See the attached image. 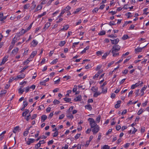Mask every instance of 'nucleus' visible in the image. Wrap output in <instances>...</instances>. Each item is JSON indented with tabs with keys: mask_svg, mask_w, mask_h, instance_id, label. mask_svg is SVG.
Instances as JSON below:
<instances>
[{
	"mask_svg": "<svg viewBox=\"0 0 149 149\" xmlns=\"http://www.w3.org/2000/svg\"><path fill=\"white\" fill-rule=\"evenodd\" d=\"M109 24L110 26H112L115 25L116 24L114 21H113L112 22H110Z\"/></svg>",
	"mask_w": 149,
	"mask_h": 149,
	"instance_id": "de8ad7c7",
	"label": "nucleus"
},
{
	"mask_svg": "<svg viewBox=\"0 0 149 149\" xmlns=\"http://www.w3.org/2000/svg\"><path fill=\"white\" fill-rule=\"evenodd\" d=\"M147 87L146 86H144L141 89L140 91L141 92V96H143L144 94V91H145Z\"/></svg>",
	"mask_w": 149,
	"mask_h": 149,
	"instance_id": "1a4fd4ad",
	"label": "nucleus"
},
{
	"mask_svg": "<svg viewBox=\"0 0 149 149\" xmlns=\"http://www.w3.org/2000/svg\"><path fill=\"white\" fill-rule=\"evenodd\" d=\"M143 111V109H141L140 110L138 111L137 114L139 115L141 114Z\"/></svg>",
	"mask_w": 149,
	"mask_h": 149,
	"instance_id": "72a5a7b5",
	"label": "nucleus"
},
{
	"mask_svg": "<svg viewBox=\"0 0 149 149\" xmlns=\"http://www.w3.org/2000/svg\"><path fill=\"white\" fill-rule=\"evenodd\" d=\"M32 4V6H31V7L33 9H34L36 7V5L35 4V2L34 1H33Z\"/></svg>",
	"mask_w": 149,
	"mask_h": 149,
	"instance_id": "ea45409f",
	"label": "nucleus"
},
{
	"mask_svg": "<svg viewBox=\"0 0 149 149\" xmlns=\"http://www.w3.org/2000/svg\"><path fill=\"white\" fill-rule=\"evenodd\" d=\"M58 132L56 131L53 134V136L54 137L58 135Z\"/></svg>",
	"mask_w": 149,
	"mask_h": 149,
	"instance_id": "603ef678",
	"label": "nucleus"
},
{
	"mask_svg": "<svg viewBox=\"0 0 149 149\" xmlns=\"http://www.w3.org/2000/svg\"><path fill=\"white\" fill-rule=\"evenodd\" d=\"M112 130V129H109L108 130V132H107V133L106 134V135H108L110 133H111V132Z\"/></svg>",
	"mask_w": 149,
	"mask_h": 149,
	"instance_id": "13d9d810",
	"label": "nucleus"
},
{
	"mask_svg": "<svg viewBox=\"0 0 149 149\" xmlns=\"http://www.w3.org/2000/svg\"><path fill=\"white\" fill-rule=\"evenodd\" d=\"M81 100V95H79L77 97L75 98L74 100L76 101H80Z\"/></svg>",
	"mask_w": 149,
	"mask_h": 149,
	"instance_id": "f8f14e48",
	"label": "nucleus"
},
{
	"mask_svg": "<svg viewBox=\"0 0 149 149\" xmlns=\"http://www.w3.org/2000/svg\"><path fill=\"white\" fill-rule=\"evenodd\" d=\"M30 61L29 60V58H28L26 61L24 62V64L25 65L28 64Z\"/></svg>",
	"mask_w": 149,
	"mask_h": 149,
	"instance_id": "052dcab7",
	"label": "nucleus"
},
{
	"mask_svg": "<svg viewBox=\"0 0 149 149\" xmlns=\"http://www.w3.org/2000/svg\"><path fill=\"white\" fill-rule=\"evenodd\" d=\"M17 38L15 37L13 38V40L12 41V42H11V43L13 45H14L15 44V43L16 42H17Z\"/></svg>",
	"mask_w": 149,
	"mask_h": 149,
	"instance_id": "aec40b11",
	"label": "nucleus"
},
{
	"mask_svg": "<svg viewBox=\"0 0 149 149\" xmlns=\"http://www.w3.org/2000/svg\"><path fill=\"white\" fill-rule=\"evenodd\" d=\"M30 6V4L29 3L26 4L24 6V9H27Z\"/></svg>",
	"mask_w": 149,
	"mask_h": 149,
	"instance_id": "cd10ccee",
	"label": "nucleus"
},
{
	"mask_svg": "<svg viewBox=\"0 0 149 149\" xmlns=\"http://www.w3.org/2000/svg\"><path fill=\"white\" fill-rule=\"evenodd\" d=\"M33 24V23H32L30 25V26L27 28V29H26V31L27 32L28 30H30L31 28V27L32 26Z\"/></svg>",
	"mask_w": 149,
	"mask_h": 149,
	"instance_id": "e2e57ef3",
	"label": "nucleus"
},
{
	"mask_svg": "<svg viewBox=\"0 0 149 149\" xmlns=\"http://www.w3.org/2000/svg\"><path fill=\"white\" fill-rule=\"evenodd\" d=\"M143 47H137V48H135V52L136 54H137L142 51L143 49Z\"/></svg>",
	"mask_w": 149,
	"mask_h": 149,
	"instance_id": "39448f33",
	"label": "nucleus"
},
{
	"mask_svg": "<svg viewBox=\"0 0 149 149\" xmlns=\"http://www.w3.org/2000/svg\"><path fill=\"white\" fill-rule=\"evenodd\" d=\"M46 14V12H43L42 14L40 15H39L38 16V18H40L42 16L45 15Z\"/></svg>",
	"mask_w": 149,
	"mask_h": 149,
	"instance_id": "e433bc0d",
	"label": "nucleus"
},
{
	"mask_svg": "<svg viewBox=\"0 0 149 149\" xmlns=\"http://www.w3.org/2000/svg\"><path fill=\"white\" fill-rule=\"evenodd\" d=\"M88 120L89 121L90 124L91 128H94L97 126V124L93 118H89Z\"/></svg>",
	"mask_w": 149,
	"mask_h": 149,
	"instance_id": "f03ea898",
	"label": "nucleus"
},
{
	"mask_svg": "<svg viewBox=\"0 0 149 149\" xmlns=\"http://www.w3.org/2000/svg\"><path fill=\"white\" fill-rule=\"evenodd\" d=\"M69 28V25L68 24L64 26L63 28L61 29L63 30H66Z\"/></svg>",
	"mask_w": 149,
	"mask_h": 149,
	"instance_id": "b1692460",
	"label": "nucleus"
},
{
	"mask_svg": "<svg viewBox=\"0 0 149 149\" xmlns=\"http://www.w3.org/2000/svg\"><path fill=\"white\" fill-rule=\"evenodd\" d=\"M49 80V78L46 79L45 80H44L43 81L40 82V84L41 85H45V84L46 82Z\"/></svg>",
	"mask_w": 149,
	"mask_h": 149,
	"instance_id": "4468645a",
	"label": "nucleus"
},
{
	"mask_svg": "<svg viewBox=\"0 0 149 149\" xmlns=\"http://www.w3.org/2000/svg\"><path fill=\"white\" fill-rule=\"evenodd\" d=\"M19 128V126L15 127L13 130V132L16 133V132L18 130Z\"/></svg>",
	"mask_w": 149,
	"mask_h": 149,
	"instance_id": "6ab92c4d",
	"label": "nucleus"
},
{
	"mask_svg": "<svg viewBox=\"0 0 149 149\" xmlns=\"http://www.w3.org/2000/svg\"><path fill=\"white\" fill-rule=\"evenodd\" d=\"M18 51V49L17 47H16L15 49L13 50L12 52V54H16Z\"/></svg>",
	"mask_w": 149,
	"mask_h": 149,
	"instance_id": "f3484780",
	"label": "nucleus"
},
{
	"mask_svg": "<svg viewBox=\"0 0 149 149\" xmlns=\"http://www.w3.org/2000/svg\"><path fill=\"white\" fill-rule=\"evenodd\" d=\"M120 49V48L118 47L117 48L116 47H113L112 49V53L113 54V56L115 57L116 56H118L119 55V53L118 51Z\"/></svg>",
	"mask_w": 149,
	"mask_h": 149,
	"instance_id": "f257e3e1",
	"label": "nucleus"
},
{
	"mask_svg": "<svg viewBox=\"0 0 149 149\" xmlns=\"http://www.w3.org/2000/svg\"><path fill=\"white\" fill-rule=\"evenodd\" d=\"M139 89H137L135 91V94L136 95V97L137 96L139 95Z\"/></svg>",
	"mask_w": 149,
	"mask_h": 149,
	"instance_id": "0e129e2a",
	"label": "nucleus"
},
{
	"mask_svg": "<svg viewBox=\"0 0 149 149\" xmlns=\"http://www.w3.org/2000/svg\"><path fill=\"white\" fill-rule=\"evenodd\" d=\"M58 61V59L56 58L55 59L53 60V61L51 62V63L52 64H54L56 63Z\"/></svg>",
	"mask_w": 149,
	"mask_h": 149,
	"instance_id": "79ce46f5",
	"label": "nucleus"
},
{
	"mask_svg": "<svg viewBox=\"0 0 149 149\" xmlns=\"http://www.w3.org/2000/svg\"><path fill=\"white\" fill-rule=\"evenodd\" d=\"M97 88H95V87H93L91 88V90L93 91L94 92H96L97 91Z\"/></svg>",
	"mask_w": 149,
	"mask_h": 149,
	"instance_id": "a19ab883",
	"label": "nucleus"
},
{
	"mask_svg": "<svg viewBox=\"0 0 149 149\" xmlns=\"http://www.w3.org/2000/svg\"><path fill=\"white\" fill-rule=\"evenodd\" d=\"M111 43L113 44H116L118 43L119 41V40L118 38H117L116 39L112 40H110Z\"/></svg>",
	"mask_w": 149,
	"mask_h": 149,
	"instance_id": "0eeeda50",
	"label": "nucleus"
},
{
	"mask_svg": "<svg viewBox=\"0 0 149 149\" xmlns=\"http://www.w3.org/2000/svg\"><path fill=\"white\" fill-rule=\"evenodd\" d=\"M50 25V23L49 22H47L45 25V27L44 28V29L45 28H48Z\"/></svg>",
	"mask_w": 149,
	"mask_h": 149,
	"instance_id": "5701e85b",
	"label": "nucleus"
},
{
	"mask_svg": "<svg viewBox=\"0 0 149 149\" xmlns=\"http://www.w3.org/2000/svg\"><path fill=\"white\" fill-rule=\"evenodd\" d=\"M54 50H55V49H54L53 50L50 51V52L49 54V56L50 57L52 55V54H53V53L54 52Z\"/></svg>",
	"mask_w": 149,
	"mask_h": 149,
	"instance_id": "3c124183",
	"label": "nucleus"
},
{
	"mask_svg": "<svg viewBox=\"0 0 149 149\" xmlns=\"http://www.w3.org/2000/svg\"><path fill=\"white\" fill-rule=\"evenodd\" d=\"M91 67V65L90 64H88L85 67V68L86 69H88Z\"/></svg>",
	"mask_w": 149,
	"mask_h": 149,
	"instance_id": "338daca9",
	"label": "nucleus"
},
{
	"mask_svg": "<svg viewBox=\"0 0 149 149\" xmlns=\"http://www.w3.org/2000/svg\"><path fill=\"white\" fill-rule=\"evenodd\" d=\"M38 43V42L37 41L33 40L31 43V45L33 46H36L37 45Z\"/></svg>",
	"mask_w": 149,
	"mask_h": 149,
	"instance_id": "a211bd4d",
	"label": "nucleus"
},
{
	"mask_svg": "<svg viewBox=\"0 0 149 149\" xmlns=\"http://www.w3.org/2000/svg\"><path fill=\"white\" fill-rule=\"evenodd\" d=\"M8 56H6L4 57L3 58V59L0 65H2L4 64L5 62L8 60Z\"/></svg>",
	"mask_w": 149,
	"mask_h": 149,
	"instance_id": "20e7f679",
	"label": "nucleus"
},
{
	"mask_svg": "<svg viewBox=\"0 0 149 149\" xmlns=\"http://www.w3.org/2000/svg\"><path fill=\"white\" fill-rule=\"evenodd\" d=\"M100 74V73L97 72L94 76L93 77V79H95L96 78H97Z\"/></svg>",
	"mask_w": 149,
	"mask_h": 149,
	"instance_id": "4c0bfd02",
	"label": "nucleus"
},
{
	"mask_svg": "<svg viewBox=\"0 0 149 149\" xmlns=\"http://www.w3.org/2000/svg\"><path fill=\"white\" fill-rule=\"evenodd\" d=\"M53 142H54L53 140H52L49 141H48V145L51 144H52Z\"/></svg>",
	"mask_w": 149,
	"mask_h": 149,
	"instance_id": "774afa93",
	"label": "nucleus"
},
{
	"mask_svg": "<svg viewBox=\"0 0 149 149\" xmlns=\"http://www.w3.org/2000/svg\"><path fill=\"white\" fill-rule=\"evenodd\" d=\"M71 8V7H70L69 6H68L66 7V8L63 10H65V11H68V10H69Z\"/></svg>",
	"mask_w": 149,
	"mask_h": 149,
	"instance_id": "c03bdc74",
	"label": "nucleus"
},
{
	"mask_svg": "<svg viewBox=\"0 0 149 149\" xmlns=\"http://www.w3.org/2000/svg\"><path fill=\"white\" fill-rule=\"evenodd\" d=\"M103 52H104L102 51H99L96 52V54L97 56H98L100 55H101Z\"/></svg>",
	"mask_w": 149,
	"mask_h": 149,
	"instance_id": "a878e982",
	"label": "nucleus"
},
{
	"mask_svg": "<svg viewBox=\"0 0 149 149\" xmlns=\"http://www.w3.org/2000/svg\"><path fill=\"white\" fill-rule=\"evenodd\" d=\"M98 8H95L92 10V12L93 13H96L98 11Z\"/></svg>",
	"mask_w": 149,
	"mask_h": 149,
	"instance_id": "6e6d98bb",
	"label": "nucleus"
},
{
	"mask_svg": "<svg viewBox=\"0 0 149 149\" xmlns=\"http://www.w3.org/2000/svg\"><path fill=\"white\" fill-rule=\"evenodd\" d=\"M37 52L36 51H35L32 52L31 55L30 56V58H33L34 56L36 54Z\"/></svg>",
	"mask_w": 149,
	"mask_h": 149,
	"instance_id": "9d476101",
	"label": "nucleus"
},
{
	"mask_svg": "<svg viewBox=\"0 0 149 149\" xmlns=\"http://www.w3.org/2000/svg\"><path fill=\"white\" fill-rule=\"evenodd\" d=\"M128 38L129 36L127 35H125L123 36L122 38L123 40H125L127 39Z\"/></svg>",
	"mask_w": 149,
	"mask_h": 149,
	"instance_id": "473e14b6",
	"label": "nucleus"
},
{
	"mask_svg": "<svg viewBox=\"0 0 149 149\" xmlns=\"http://www.w3.org/2000/svg\"><path fill=\"white\" fill-rule=\"evenodd\" d=\"M102 89V93H107V88L106 87H101Z\"/></svg>",
	"mask_w": 149,
	"mask_h": 149,
	"instance_id": "dca6fc26",
	"label": "nucleus"
},
{
	"mask_svg": "<svg viewBox=\"0 0 149 149\" xmlns=\"http://www.w3.org/2000/svg\"><path fill=\"white\" fill-rule=\"evenodd\" d=\"M128 72V70L127 69L125 70L122 73L123 74H125L127 73Z\"/></svg>",
	"mask_w": 149,
	"mask_h": 149,
	"instance_id": "69168bd1",
	"label": "nucleus"
},
{
	"mask_svg": "<svg viewBox=\"0 0 149 149\" xmlns=\"http://www.w3.org/2000/svg\"><path fill=\"white\" fill-rule=\"evenodd\" d=\"M63 100L64 101H65L67 102H69L71 101V99L70 98L67 97H65L63 98Z\"/></svg>",
	"mask_w": 149,
	"mask_h": 149,
	"instance_id": "bb28decb",
	"label": "nucleus"
},
{
	"mask_svg": "<svg viewBox=\"0 0 149 149\" xmlns=\"http://www.w3.org/2000/svg\"><path fill=\"white\" fill-rule=\"evenodd\" d=\"M65 43V41H61L59 44L60 46H63Z\"/></svg>",
	"mask_w": 149,
	"mask_h": 149,
	"instance_id": "393cba45",
	"label": "nucleus"
},
{
	"mask_svg": "<svg viewBox=\"0 0 149 149\" xmlns=\"http://www.w3.org/2000/svg\"><path fill=\"white\" fill-rule=\"evenodd\" d=\"M66 116L68 118H74L73 116L70 113H68L67 114Z\"/></svg>",
	"mask_w": 149,
	"mask_h": 149,
	"instance_id": "412c9836",
	"label": "nucleus"
},
{
	"mask_svg": "<svg viewBox=\"0 0 149 149\" xmlns=\"http://www.w3.org/2000/svg\"><path fill=\"white\" fill-rule=\"evenodd\" d=\"M131 57L130 56L127 57V58L124 61V63H125L126 62H127L131 58Z\"/></svg>",
	"mask_w": 149,
	"mask_h": 149,
	"instance_id": "49530a36",
	"label": "nucleus"
},
{
	"mask_svg": "<svg viewBox=\"0 0 149 149\" xmlns=\"http://www.w3.org/2000/svg\"><path fill=\"white\" fill-rule=\"evenodd\" d=\"M28 67V66H24V67L21 70V71L20 72L21 73L23 72L24 71V70L26 69Z\"/></svg>",
	"mask_w": 149,
	"mask_h": 149,
	"instance_id": "5fc2aeb1",
	"label": "nucleus"
},
{
	"mask_svg": "<svg viewBox=\"0 0 149 149\" xmlns=\"http://www.w3.org/2000/svg\"><path fill=\"white\" fill-rule=\"evenodd\" d=\"M23 105L24 107H26L28 105L27 102L26 101L24 102Z\"/></svg>",
	"mask_w": 149,
	"mask_h": 149,
	"instance_id": "8fccbe9b",
	"label": "nucleus"
},
{
	"mask_svg": "<svg viewBox=\"0 0 149 149\" xmlns=\"http://www.w3.org/2000/svg\"><path fill=\"white\" fill-rule=\"evenodd\" d=\"M29 129L25 131L23 135L24 136H26L29 133Z\"/></svg>",
	"mask_w": 149,
	"mask_h": 149,
	"instance_id": "58836bf2",
	"label": "nucleus"
},
{
	"mask_svg": "<svg viewBox=\"0 0 149 149\" xmlns=\"http://www.w3.org/2000/svg\"><path fill=\"white\" fill-rule=\"evenodd\" d=\"M41 146L40 143H39L37 144L35 146V148H36V149L40 147Z\"/></svg>",
	"mask_w": 149,
	"mask_h": 149,
	"instance_id": "864d4df0",
	"label": "nucleus"
},
{
	"mask_svg": "<svg viewBox=\"0 0 149 149\" xmlns=\"http://www.w3.org/2000/svg\"><path fill=\"white\" fill-rule=\"evenodd\" d=\"M103 149H110V147L108 145H105L102 148Z\"/></svg>",
	"mask_w": 149,
	"mask_h": 149,
	"instance_id": "2f4dec72",
	"label": "nucleus"
},
{
	"mask_svg": "<svg viewBox=\"0 0 149 149\" xmlns=\"http://www.w3.org/2000/svg\"><path fill=\"white\" fill-rule=\"evenodd\" d=\"M47 116L45 115H43L41 117V121L42 122L45 121L47 119Z\"/></svg>",
	"mask_w": 149,
	"mask_h": 149,
	"instance_id": "9b49d317",
	"label": "nucleus"
},
{
	"mask_svg": "<svg viewBox=\"0 0 149 149\" xmlns=\"http://www.w3.org/2000/svg\"><path fill=\"white\" fill-rule=\"evenodd\" d=\"M34 139H29V140L27 141L26 143L28 145H30L31 143H33L34 142Z\"/></svg>",
	"mask_w": 149,
	"mask_h": 149,
	"instance_id": "ddd939ff",
	"label": "nucleus"
},
{
	"mask_svg": "<svg viewBox=\"0 0 149 149\" xmlns=\"http://www.w3.org/2000/svg\"><path fill=\"white\" fill-rule=\"evenodd\" d=\"M64 116L65 115L64 114H62L60 116L59 118V119L60 120L62 119L64 117Z\"/></svg>",
	"mask_w": 149,
	"mask_h": 149,
	"instance_id": "4d7b16f0",
	"label": "nucleus"
},
{
	"mask_svg": "<svg viewBox=\"0 0 149 149\" xmlns=\"http://www.w3.org/2000/svg\"><path fill=\"white\" fill-rule=\"evenodd\" d=\"M81 8H77L76 9V10L75 11H74L73 12L74 14H75L76 13L79 12L81 10Z\"/></svg>",
	"mask_w": 149,
	"mask_h": 149,
	"instance_id": "37998d69",
	"label": "nucleus"
},
{
	"mask_svg": "<svg viewBox=\"0 0 149 149\" xmlns=\"http://www.w3.org/2000/svg\"><path fill=\"white\" fill-rule=\"evenodd\" d=\"M88 49V47H86V48H84L83 50L81 52V54H83Z\"/></svg>",
	"mask_w": 149,
	"mask_h": 149,
	"instance_id": "09e8293b",
	"label": "nucleus"
},
{
	"mask_svg": "<svg viewBox=\"0 0 149 149\" xmlns=\"http://www.w3.org/2000/svg\"><path fill=\"white\" fill-rule=\"evenodd\" d=\"M25 77V74L23 73L21 75H18L17 76V78L15 79V80H17L18 79H22Z\"/></svg>",
	"mask_w": 149,
	"mask_h": 149,
	"instance_id": "423d86ee",
	"label": "nucleus"
},
{
	"mask_svg": "<svg viewBox=\"0 0 149 149\" xmlns=\"http://www.w3.org/2000/svg\"><path fill=\"white\" fill-rule=\"evenodd\" d=\"M6 93V91L5 90H4L3 91H1V93L0 94V95H3V94H5Z\"/></svg>",
	"mask_w": 149,
	"mask_h": 149,
	"instance_id": "a18cd8bd",
	"label": "nucleus"
},
{
	"mask_svg": "<svg viewBox=\"0 0 149 149\" xmlns=\"http://www.w3.org/2000/svg\"><path fill=\"white\" fill-rule=\"evenodd\" d=\"M101 119V116L100 115L98 116V117L96 118V121L99 123L100 120Z\"/></svg>",
	"mask_w": 149,
	"mask_h": 149,
	"instance_id": "c9c22d12",
	"label": "nucleus"
},
{
	"mask_svg": "<svg viewBox=\"0 0 149 149\" xmlns=\"http://www.w3.org/2000/svg\"><path fill=\"white\" fill-rule=\"evenodd\" d=\"M111 51L110 50L108 52H107L106 53H105L104 54V55L102 56V59H105L107 56L109 54L110 52H111Z\"/></svg>",
	"mask_w": 149,
	"mask_h": 149,
	"instance_id": "6e6552de",
	"label": "nucleus"
},
{
	"mask_svg": "<svg viewBox=\"0 0 149 149\" xmlns=\"http://www.w3.org/2000/svg\"><path fill=\"white\" fill-rule=\"evenodd\" d=\"M93 128L92 130V131L93 132V134H95L98 132L99 130V127L98 125H97Z\"/></svg>",
	"mask_w": 149,
	"mask_h": 149,
	"instance_id": "7ed1b4c3",
	"label": "nucleus"
},
{
	"mask_svg": "<svg viewBox=\"0 0 149 149\" xmlns=\"http://www.w3.org/2000/svg\"><path fill=\"white\" fill-rule=\"evenodd\" d=\"M106 32L105 31L103 30L101 31L100 33H99L98 34L99 35H103L105 34Z\"/></svg>",
	"mask_w": 149,
	"mask_h": 149,
	"instance_id": "7c9ffc66",
	"label": "nucleus"
},
{
	"mask_svg": "<svg viewBox=\"0 0 149 149\" xmlns=\"http://www.w3.org/2000/svg\"><path fill=\"white\" fill-rule=\"evenodd\" d=\"M65 10H62L60 14V15L58 16V17H60L63 14L65 13Z\"/></svg>",
	"mask_w": 149,
	"mask_h": 149,
	"instance_id": "680f3d73",
	"label": "nucleus"
},
{
	"mask_svg": "<svg viewBox=\"0 0 149 149\" xmlns=\"http://www.w3.org/2000/svg\"><path fill=\"white\" fill-rule=\"evenodd\" d=\"M86 109L90 111H91L92 109L91 106L90 104L87 105L85 106Z\"/></svg>",
	"mask_w": 149,
	"mask_h": 149,
	"instance_id": "2eb2a0df",
	"label": "nucleus"
},
{
	"mask_svg": "<svg viewBox=\"0 0 149 149\" xmlns=\"http://www.w3.org/2000/svg\"><path fill=\"white\" fill-rule=\"evenodd\" d=\"M101 94V93L99 92H96L93 95V97H97V96L100 95Z\"/></svg>",
	"mask_w": 149,
	"mask_h": 149,
	"instance_id": "4be33fe9",
	"label": "nucleus"
},
{
	"mask_svg": "<svg viewBox=\"0 0 149 149\" xmlns=\"http://www.w3.org/2000/svg\"><path fill=\"white\" fill-rule=\"evenodd\" d=\"M42 8V6L41 5H38L36 8V11H37L38 10L41 9Z\"/></svg>",
	"mask_w": 149,
	"mask_h": 149,
	"instance_id": "c85d7f7f",
	"label": "nucleus"
},
{
	"mask_svg": "<svg viewBox=\"0 0 149 149\" xmlns=\"http://www.w3.org/2000/svg\"><path fill=\"white\" fill-rule=\"evenodd\" d=\"M26 32V30H24L23 29H22V30L19 32V33L21 34V35H22Z\"/></svg>",
	"mask_w": 149,
	"mask_h": 149,
	"instance_id": "c756f323",
	"label": "nucleus"
},
{
	"mask_svg": "<svg viewBox=\"0 0 149 149\" xmlns=\"http://www.w3.org/2000/svg\"><path fill=\"white\" fill-rule=\"evenodd\" d=\"M81 134H77L75 136V138L76 139H77L80 136Z\"/></svg>",
	"mask_w": 149,
	"mask_h": 149,
	"instance_id": "bf43d9fd",
	"label": "nucleus"
},
{
	"mask_svg": "<svg viewBox=\"0 0 149 149\" xmlns=\"http://www.w3.org/2000/svg\"><path fill=\"white\" fill-rule=\"evenodd\" d=\"M60 103V102L57 100H55L53 101V103L54 104H58Z\"/></svg>",
	"mask_w": 149,
	"mask_h": 149,
	"instance_id": "f704fd0d",
	"label": "nucleus"
}]
</instances>
